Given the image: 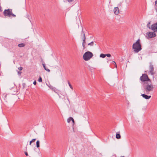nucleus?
<instances>
[{
  "mask_svg": "<svg viewBox=\"0 0 157 157\" xmlns=\"http://www.w3.org/2000/svg\"><path fill=\"white\" fill-rule=\"evenodd\" d=\"M112 63L113 64H116V63L114 61H112Z\"/></svg>",
  "mask_w": 157,
  "mask_h": 157,
  "instance_id": "obj_34",
  "label": "nucleus"
},
{
  "mask_svg": "<svg viewBox=\"0 0 157 157\" xmlns=\"http://www.w3.org/2000/svg\"><path fill=\"white\" fill-rule=\"evenodd\" d=\"M105 54V56H107L108 57H110L111 56V55L109 53H107L106 54Z\"/></svg>",
  "mask_w": 157,
  "mask_h": 157,
  "instance_id": "obj_21",
  "label": "nucleus"
},
{
  "mask_svg": "<svg viewBox=\"0 0 157 157\" xmlns=\"http://www.w3.org/2000/svg\"><path fill=\"white\" fill-rule=\"evenodd\" d=\"M25 44L21 43L18 44V46L19 47L21 48L24 47L25 46Z\"/></svg>",
  "mask_w": 157,
  "mask_h": 157,
  "instance_id": "obj_12",
  "label": "nucleus"
},
{
  "mask_svg": "<svg viewBox=\"0 0 157 157\" xmlns=\"http://www.w3.org/2000/svg\"><path fill=\"white\" fill-rule=\"evenodd\" d=\"M82 46L83 47V49H84L85 48V44H82Z\"/></svg>",
  "mask_w": 157,
  "mask_h": 157,
  "instance_id": "obj_27",
  "label": "nucleus"
},
{
  "mask_svg": "<svg viewBox=\"0 0 157 157\" xmlns=\"http://www.w3.org/2000/svg\"><path fill=\"white\" fill-rule=\"evenodd\" d=\"M43 67L44 68V69L45 70V69H46V68H46V66H45V67Z\"/></svg>",
  "mask_w": 157,
  "mask_h": 157,
  "instance_id": "obj_39",
  "label": "nucleus"
},
{
  "mask_svg": "<svg viewBox=\"0 0 157 157\" xmlns=\"http://www.w3.org/2000/svg\"><path fill=\"white\" fill-rule=\"evenodd\" d=\"M40 141L38 140H37L36 142V147L37 148H39L40 146Z\"/></svg>",
  "mask_w": 157,
  "mask_h": 157,
  "instance_id": "obj_13",
  "label": "nucleus"
},
{
  "mask_svg": "<svg viewBox=\"0 0 157 157\" xmlns=\"http://www.w3.org/2000/svg\"><path fill=\"white\" fill-rule=\"evenodd\" d=\"M12 11V9H5L3 12V14L5 17H11V14Z\"/></svg>",
  "mask_w": 157,
  "mask_h": 157,
  "instance_id": "obj_6",
  "label": "nucleus"
},
{
  "mask_svg": "<svg viewBox=\"0 0 157 157\" xmlns=\"http://www.w3.org/2000/svg\"><path fill=\"white\" fill-rule=\"evenodd\" d=\"M87 45L91 46H93L94 45V42L92 41L90 43H88Z\"/></svg>",
  "mask_w": 157,
  "mask_h": 157,
  "instance_id": "obj_15",
  "label": "nucleus"
},
{
  "mask_svg": "<svg viewBox=\"0 0 157 157\" xmlns=\"http://www.w3.org/2000/svg\"><path fill=\"white\" fill-rule=\"evenodd\" d=\"M93 56V54L90 51H87L83 55V59L86 61L90 60Z\"/></svg>",
  "mask_w": 157,
  "mask_h": 157,
  "instance_id": "obj_3",
  "label": "nucleus"
},
{
  "mask_svg": "<svg viewBox=\"0 0 157 157\" xmlns=\"http://www.w3.org/2000/svg\"><path fill=\"white\" fill-rule=\"evenodd\" d=\"M36 140V139H33L32 140L30 141L29 142V145H31V144L34 142H35Z\"/></svg>",
  "mask_w": 157,
  "mask_h": 157,
  "instance_id": "obj_16",
  "label": "nucleus"
},
{
  "mask_svg": "<svg viewBox=\"0 0 157 157\" xmlns=\"http://www.w3.org/2000/svg\"><path fill=\"white\" fill-rule=\"evenodd\" d=\"M132 48L134 49V52L136 53H138L141 50V45L140 43V40L139 39L133 44Z\"/></svg>",
  "mask_w": 157,
  "mask_h": 157,
  "instance_id": "obj_2",
  "label": "nucleus"
},
{
  "mask_svg": "<svg viewBox=\"0 0 157 157\" xmlns=\"http://www.w3.org/2000/svg\"><path fill=\"white\" fill-rule=\"evenodd\" d=\"M151 21L148 22L147 25V27L148 28L151 29L154 32H157V22L152 24L151 26H150Z\"/></svg>",
  "mask_w": 157,
  "mask_h": 157,
  "instance_id": "obj_5",
  "label": "nucleus"
},
{
  "mask_svg": "<svg viewBox=\"0 0 157 157\" xmlns=\"http://www.w3.org/2000/svg\"><path fill=\"white\" fill-rule=\"evenodd\" d=\"M114 64L115 65V67H117V65L116 63V64Z\"/></svg>",
  "mask_w": 157,
  "mask_h": 157,
  "instance_id": "obj_38",
  "label": "nucleus"
},
{
  "mask_svg": "<svg viewBox=\"0 0 157 157\" xmlns=\"http://www.w3.org/2000/svg\"><path fill=\"white\" fill-rule=\"evenodd\" d=\"M7 96V94H6L5 96V97L6 98Z\"/></svg>",
  "mask_w": 157,
  "mask_h": 157,
  "instance_id": "obj_41",
  "label": "nucleus"
},
{
  "mask_svg": "<svg viewBox=\"0 0 157 157\" xmlns=\"http://www.w3.org/2000/svg\"><path fill=\"white\" fill-rule=\"evenodd\" d=\"M33 84L34 85H36V80L34 81L33 82Z\"/></svg>",
  "mask_w": 157,
  "mask_h": 157,
  "instance_id": "obj_28",
  "label": "nucleus"
},
{
  "mask_svg": "<svg viewBox=\"0 0 157 157\" xmlns=\"http://www.w3.org/2000/svg\"><path fill=\"white\" fill-rule=\"evenodd\" d=\"M116 137L117 139H119L121 138V136L120 134V132L116 133Z\"/></svg>",
  "mask_w": 157,
  "mask_h": 157,
  "instance_id": "obj_11",
  "label": "nucleus"
},
{
  "mask_svg": "<svg viewBox=\"0 0 157 157\" xmlns=\"http://www.w3.org/2000/svg\"><path fill=\"white\" fill-rule=\"evenodd\" d=\"M106 57L105 54L101 53L100 55V57L102 58H104Z\"/></svg>",
  "mask_w": 157,
  "mask_h": 157,
  "instance_id": "obj_14",
  "label": "nucleus"
},
{
  "mask_svg": "<svg viewBox=\"0 0 157 157\" xmlns=\"http://www.w3.org/2000/svg\"><path fill=\"white\" fill-rule=\"evenodd\" d=\"M148 35V37L151 38L155 37L156 36V33L154 32H148L147 33Z\"/></svg>",
  "mask_w": 157,
  "mask_h": 157,
  "instance_id": "obj_8",
  "label": "nucleus"
},
{
  "mask_svg": "<svg viewBox=\"0 0 157 157\" xmlns=\"http://www.w3.org/2000/svg\"><path fill=\"white\" fill-rule=\"evenodd\" d=\"M25 154L26 156H28V153L26 151L25 152Z\"/></svg>",
  "mask_w": 157,
  "mask_h": 157,
  "instance_id": "obj_29",
  "label": "nucleus"
},
{
  "mask_svg": "<svg viewBox=\"0 0 157 157\" xmlns=\"http://www.w3.org/2000/svg\"><path fill=\"white\" fill-rule=\"evenodd\" d=\"M155 5L156 6H157V0H156L155 2Z\"/></svg>",
  "mask_w": 157,
  "mask_h": 157,
  "instance_id": "obj_32",
  "label": "nucleus"
},
{
  "mask_svg": "<svg viewBox=\"0 0 157 157\" xmlns=\"http://www.w3.org/2000/svg\"><path fill=\"white\" fill-rule=\"evenodd\" d=\"M147 72V71H145V72L146 73V72Z\"/></svg>",
  "mask_w": 157,
  "mask_h": 157,
  "instance_id": "obj_42",
  "label": "nucleus"
},
{
  "mask_svg": "<svg viewBox=\"0 0 157 157\" xmlns=\"http://www.w3.org/2000/svg\"><path fill=\"white\" fill-rule=\"evenodd\" d=\"M82 39V40H83V42L82 43V44H85L86 43V38H84V39Z\"/></svg>",
  "mask_w": 157,
  "mask_h": 157,
  "instance_id": "obj_19",
  "label": "nucleus"
},
{
  "mask_svg": "<svg viewBox=\"0 0 157 157\" xmlns=\"http://www.w3.org/2000/svg\"><path fill=\"white\" fill-rule=\"evenodd\" d=\"M149 73H150L151 75H153L154 74V67L153 65L152 64V63L151 62H150L149 63Z\"/></svg>",
  "mask_w": 157,
  "mask_h": 157,
  "instance_id": "obj_7",
  "label": "nucleus"
},
{
  "mask_svg": "<svg viewBox=\"0 0 157 157\" xmlns=\"http://www.w3.org/2000/svg\"><path fill=\"white\" fill-rule=\"evenodd\" d=\"M26 86V84L25 83H22V88L24 89L25 88Z\"/></svg>",
  "mask_w": 157,
  "mask_h": 157,
  "instance_id": "obj_22",
  "label": "nucleus"
},
{
  "mask_svg": "<svg viewBox=\"0 0 157 157\" xmlns=\"http://www.w3.org/2000/svg\"><path fill=\"white\" fill-rule=\"evenodd\" d=\"M113 11L115 14H118L119 13V10L118 7H115L113 10Z\"/></svg>",
  "mask_w": 157,
  "mask_h": 157,
  "instance_id": "obj_9",
  "label": "nucleus"
},
{
  "mask_svg": "<svg viewBox=\"0 0 157 157\" xmlns=\"http://www.w3.org/2000/svg\"><path fill=\"white\" fill-rule=\"evenodd\" d=\"M2 8L1 6V3H0V12H2Z\"/></svg>",
  "mask_w": 157,
  "mask_h": 157,
  "instance_id": "obj_30",
  "label": "nucleus"
},
{
  "mask_svg": "<svg viewBox=\"0 0 157 157\" xmlns=\"http://www.w3.org/2000/svg\"><path fill=\"white\" fill-rule=\"evenodd\" d=\"M68 2H71L74 1V0H67Z\"/></svg>",
  "mask_w": 157,
  "mask_h": 157,
  "instance_id": "obj_33",
  "label": "nucleus"
},
{
  "mask_svg": "<svg viewBox=\"0 0 157 157\" xmlns=\"http://www.w3.org/2000/svg\"><path fill=\"white\" fill-rule=\"evenodd\" d=\"M81 36H82V39H84V38H86L85 33V32L83 31V29L82 28L81 32Z\"/></svg>",
  "mask_w": 157,
  "mask_h": 157,
  "instance_id": "obj_10",
  "label": "nucleus"
},
{
  "mask_svg": "<svg viewBox=\"0 0 157 157\" xmlns=\"http://www.w3.org/2000/svg\"><path fill=\"white\" fill-rule=\"evenodd\" d=\"M49 87H50V88L52 89H53V87L51 86L50 87V86H49Z\"/></svg>",
  "mask_w": 157,
  "mask_h": 157,
  "instance_id": "obj_36",
  "label": "nucleus"
},
{
  "mask_svg": "<svg viewBox=\"0 0 157 157\" xmlns=\"http://www.w3.org/2000/svg\"><path fill=\"white\" fill-rule=\"evenodd\" d=\"M121 3H120L119 5V6L120 5L121 6Z\"/></svg>",
  "mask_w": 157,
  "mask_h": 157,
  "instance_id": "obj_40",
  "label": "nucleus"
},
{
  "mask_svg": "<svg viewBox=\"0 0 157 157\" xmlns=\"http://www.w3.org/2000/svg\"><path fill=\"white\" fill-rule=\"evenodd\" d=\"M11 16H12V17H16V16L14 14H13V13L12 12V13H11Z\"/></svg>",
  "mask_w": 157,
  "mask_h": 157,
  "instance_id": "obj_23",
  "label": "nucleus"
},
{
  "mask_svg": "<svg viewBox=\"0 0 157 157\" xmlns=\"http://www.w3.org/2000/svg\"><path fill=\"white\" fill-rule=\"evenodd\" d=\"M121 157H124V156H121Z\"/></svg>",
  "mask_w": 157,
  "mask_h": 157,
  "instance_id": "obj_43",
  "label": "nucleus"
},
{
  "mask_svg": "<svg viewBox=\"0 0 157 157\" xmlns=\"http://www.w3.org/2000/svg\"><path fill=\"white\" fill-rule=\"evenodd\" d=\"M111 61L110 60H108L107 62L108 63H109V61Z\"/></svg>",
  "mask_w": 157,
  "mask_h": 157,
  "instance_id": "obj_37",
  "label": "nucleus"
},
{
  "mask_svg": "<svg viewBox=\"0 0 157 157\" xmlns=\"http://www.w3.org/2000/svg\"><path fill=\"white\" fill-rule=\"evenodd\" d=\"M21 73H22V72L21 71H18V72H17V74L18 75H21Z\"/></svg>",
  "mask_w": 157,
  "mask_h": 157,
  "instance_id": "obj_26",
  "label": "nucleus"
},
{
  "mask_svg": "<svg viewBox=\"0 0 157 157\" xmlns=\"http://www.w3.org/2000/svg\"><path fill=\"white\" fill-rule=\"evenodd\" d=\"M156 11H157V9H156Z\"/></svg>",
  "mask_w": 157,
  "mask_h": 157,
  "instance_id": "obj_44",
  "label": "nucleus"
},
{
  "mask_svg": "<svg viewBox=\"0 0 157 157\" xmlns=\"http://www.w3.org/2000/svg\"><path fill=\"white\" fill-rule=\"evenodd\" d=\"M143 90L144 94H143L141 95L142 97L146 99H148L151 98V96H148L146 94H148L150 92L152 91L154 89L153 85L150 84H149L147 82H145L143 86Z\"/></svg>",
  "mask_w": 157,
  "mask_h": 157,
  "instance_id": "obj_1",
  "label": "nucleus"
},
{
  "mask_svg": "<svg viewBox=\"0 0 157 157\" xmlns=\"http://www.w3.org/2000/svg\"><path fill=\"white\" fill-rule=\"evenodd\" d=\"M46 71H48V72H50V70L49 69H48V68H46V69L45 70Z\"/></svg>",
  "mask_w": 157,
  "mask_h": 157,
  "instance_id": "obj_31",
  "label": "nucleus"
},
{
  "mask_svg": "<svg viewBox=\"0 0 157 157\" xmlns=\"http://www.w3.org/2000/svg\"><path fill=\"white\" fill-rule=\"evenodd\" d=\"M71 121L73 123V125H74L75 124V121L73 118H72V119Z\"/></svg>",
  "mask_w": 157,
  "mask_h": 157,
  "instance_id": "obj_25",
  "label": "nucleus"
},
{
  "mask_svg": "<svg viewBox=\"0 0 157 157\" xmlns=\"http://www.w3.org/2000/svg\"><path fill=\"white\" fill-rule=\"evenodd\" d=\"M140 80L141 82H145L144 83H147L145 82L147 81L150 82H151V80L148 78L147 75L146 74H142V76L140 78Z\"/></svg>",
  "mask_w": 157,
  "mask_h": 157,
  "instance_id": "obj_4",
  "label": "nucleus"
},
{
  "mask_svg": "<svg viewBox=\"0 0 157 157\" xmlns=\"http://www.w3.org/2000/svg\"><path fill=\"white\" fill-rule=\"evenodd\" d=\"M68 82V85L69 86H70V88L71 89H73V87L72 86H71V83H70V82H69V81H67Z\"/></svg>",
  "mask_w": 157,
  "mask_h": 157,
  "instance_id": "obj_18",
  "label": "nucleus"
},
{
  "mask_svg": "<svg viewBox=\"0 0 157 157\" xmlns=\"http://www.w3.org/2000/svg\"><path fill=\"white\" fill-rule=\"evenodd\" d=\"M38 81L40 82H42V79L41 77L40 76L39 77V78L38 80Z\"/></svg>",
  "mask_w": 157,
  "mask_h": 157,
  "instance_id": "obj_20",
  "label": "nucleus"
},
{
  "mask_svg": "<svg viewBox=\"0 0 157 157\" xmlns=\"http://www.w3.org/2000/svg\"><path fill=\"white\" fill-rule=\"evenodd\" d=\"M72 119V117H70L67 119V122L68 123H69L71 121Z\"/></svg>",
  "mask_w": 157,
  "mask_h": 157,
  "instance_id": "obj_17",
  "label": "nucleus"
},
{
  "mask_svg": "<svg viewBox=\"0 0 157 157\" xmlns=\"http://www.w3.org/2000/svg\"><path fill=\"white\" fill-rule=\"evenodd\" d=\"M23 67H20L18 68V69L20 71H21L22 70Z\"/></svg>",
  "mask_w": 157,
  "mask_h": 157,
  "instance_id": "obj_24",
  "label": "nucleus"
},
{
  "mask_svg": "<svg viewBox=\"0 0 157 157\" xmlns=\"http://www.w3.org/2000/svg\"><path fill=\"white\" fill-rule=\"evenodd\" d=\"M42 65H43V67H44L45 66H46L45 63H43Z\"/></svg>",
  "mask_w": 157,
  "mask_h": 157,
  "instance_id": "obj_35",
  "label": "nucleus"
}]
</instances>
